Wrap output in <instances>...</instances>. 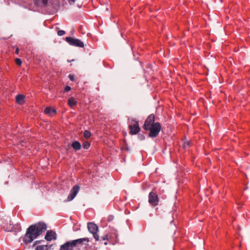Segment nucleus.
Returning <instances> with one entry per match:
<instances>
[{"label":"nucleus","instance_id":"nucleus-6","mask_svg":"<svg viewBox=\"0 0 250 250\" xmlns=\"http://www.w3.org/2000/svg\"><path fill=\"white\" fill-rule=\"evenodd\" d=\"M80 189V187L77 185L74 186L71 189L70 193L67 196L66 201H71L76 197Z\"/></svg>","mask_w":250,"mask_h":250},{"label":"nucleus","instance_id":"nucleus-31","mask_svg":"<svg viewBox=\"0 0 250 250\" xmlns=\"http://www.w3.org/2000/svg\"><path fill=\"white\" fill-rule=\"evenodd\" d=\"M104 244H105V245H106V244H107V242H105V243H104Z\"/></svg>","mask_w":250,"mask_h":250},{"label":"nucleus","instance_id":"nucleus-24","mask_svg":"<svg viewBox=\"0 0 250 250\" xmlns=\"http://www.w3.org/2000/svg\"><path fill=\"white\" fill-rule=\"evenodd\" d=\"M113 219H114V216L113 215H109L107 218V220L109 222L112 221Z\"/></svg>","mask_w":250,"mask_h":250},{"label":"nucleus","instance_id":"nucleus-25","mask_svg":"<svg viewBox=\"0 0 250 250\" xmlns=\"http://www.w3.org/2000/svg\"><path fill=\"white\" fill-rule=\"evenodd\" d=\"M70 90H71L70 86H69L68 85H67L65 86V89H64L65 91L68 92V91H70Z\"/></svg>","mask_w":250,"mask_h":250},{"label":"nucleus","instance_id":"nucleus-29","mask_svg":"<svg viewBox=\"0 0 250 250\" xmlns=\"http://www.w3.org/2000/svg\"><path fill=\"white\" fill-rule=\"evenodd\" d=\"M69 2H74L75 0H69Z\"/></svg>","mask_w":250,"mask_h":250},{"label":"nucleus","instance_id":"nucleus-26","mask_svg":"<svg viewBox=\"0 0 250 250\" xmlns=\"http://www.w3.org/2000/svg\"><path fill=\"white\" fill-rule=\"evenodd\" d=\"M102 240H108L109 236L108 235H106L104 237H102Z\"/></svg>","mask_w":250,"mask_h":250},{"label":"nucleus","instance_id":"nucleus-14","mask_svg":"<svg viewBox=\"0 0 250 250\" xmlns=\"http://www.w3.org/2000/svg\"><path fill=\"white\" fill-rule=\"evenodd\" d=\"M4 227H5L6 230L8 231H13L14 230V225L13 223H11V221L9 224H6Z\"/></svg>","mask_w":250,"mask_h":250},{"label":"nucleus","instance_id":"nucleus-30","mask_svg":"<svg viewBox=\"0 0 250 250\" xmlns=\"http://www.w3.org/2000/svg\"><path fill=\"white\" fill-rule=\"evenodd\" d=\"M142 137H143V139L145 138V136H142Z\"/></svg>","mask_w":250,"mask_h":250},{"label":"nucleus","instance_id":"nucleus-17","mask_svg":"<svg viewBox=\"0 0 250 250\" xmlns=\"http://www.w3.org/2000/svg\"><path fill=\"white\" fill-rule=\"evenodd\" d=\"M91 135L90 131L88 130H85L83 132V136L86 138H89Z\"/></svg>","mask_w":250,"mask_h":250},{"label":"nucleus","instance_id":"nucleus-11","mask_svg":"<svg viewBox=\"0 0 250 250\" xmlns=\"http://www.w3.org/2000/svg\"><path fill=\"white\" fill-rule=\"evenodd\" d=\"M44 113L49 116H52L56 113V111L55 109L51 107H47L44 109Z\"/></svg>","mask_w":250,"mask_h":250},{"label":"nucleus","instance_id":"nucleus-10","mask_svg":"<svg viewBox=\"0 0 250 250\" xmlns=\"http://www.w3.org/2000/svg\"><path fill=\"white\" fill-rule=\"evenodd\" d=\"M25 97L22 94H19L16 97V101L17 104H22L24 103Z\"/></svg>","mask_w":250,"mask_h":250},{"label":"nucleus","instance_id":"nucleus-28","mask_svg":"<svg viewBox=\"0 0 250 250\" xmlns=\"http://www.w3.org/2000/svg\"><path fill=\"white\" fill-rule=\"evenodd\" d=\"M39 243H40V241H35V243H34V245H36V244H38Z\"/></svg>","mask_w":250,"mask_h":250},{"label":"nucleus","instance_id":"nucleus-2","mask_svg":"<svg viewBox=\"0 0 250 250\" xmlns=\"http://www.w3.org/2000/svg\"><path fill=\"white\" fill-rule=\"evenodd\" d=\"M145 130L149 131L148 136L155 138L159 134L161 129V125L159 122H155V116L153 114L149 115L143 126Z\"/></svg>","mask_w":250,"mask_h":250},{"label":"nucleus","instance_id":"nucleus-23","mask_svg":"<svg viewBox=\"0 0 250 250\" xmlns=\"http://www.w3.org/2000/svg\"><path fill=\"white\" fill-rule=\"evenodd\" d=\"M68 78L71 81H74L75 80V77L73 75H71V74L69 75Z\"/></svg>","mask_w":250,"mask_h":250},{"label":"nucleus","instance_id":"nucleus-20","mask_svg":"<svg viewBox=\"0 0 250 250\" xmlns=\"http://www.w3.org/2000/svg\"><path fill=\"white\" fill-rule=\"evenodd\" d=\"M15 63L19 66H20L22 64V61L20 59L16 58L15 59Z\"/></svg>","mask_w":250,"mask_h":250},{"label":"nucleus","instance_id":"nucleus-9","mask_svg":"<svg viewBox=\"0 0 250 250\" xmlns=\"http://www.w3.org/2000/svg\"><path fill=\"white\" fill-rule=\"evenodd\" d=\"M44 238L47 241H51L57 239V234L52 230H47Z\"/></svg>","mask_w":250,"mask_h":250},{"label":"nucleus","instance_id":"nucleus-7","mask_svg":"<svg viewBox=\"0 0 250 250\" xmlns=\"http://www.w3.org/2000/svg\"><path fill=\"white\" fill-rule=\"evenodd\" d=\"M159 199L157 194L153 192H150L148 195V202L151 206L155 207L158 204Z\"/></svg>","mask_w":250,"mask_h":250},{"label":"nucleus","instance_id":"nucleus-12","mask_svg":"<svg viewBox=\"0 0 250 250\" xmlns=\"http://www.w3.org/2000/svg\"><path fill=\"white\" fill-rule=\"evenodd\" d=\"M71 146L76 151L80 150L82 147L81 143L77 141H74L72 143Z\"/></svg>","mask_w":250,"mask_h":250},{"label":"nucleus","instance_id":"nucleus-22","mask_svg":"<svg viewBox=\"0 0 250 250\" xmlns=\"http://www.w3.org/2000/svg\"><path fill=\"white\" fill-rule=\"evenodd\" d=\"M190 143L189 142H185L184 143L183 146L184 148H187L189 146Z\"/></svg>","mask_w":250,"mask_h":250},{"label":"nucleus","instance_id":"nucleus-16","mask_svg":"<svg viewBox=\"0 0 250 250\" xmlns=\"http://www.w3.org/2000/svg\"><path fill=\"white\" fill-rule=\"evenodd\" d=\"M49 248L47 245H40L36 247L35 250H48Z\"/></svg>","mask_w":250,"mask_h":250},{"label":"nucleus","instance_id":"nucleus-4","mask_svg":"<svg viewBox=\"0 0 250 250\" xmlns=\"http://www.w3.org/2000/svg\"><path fill=\"white\" fill-rule=\"evenodd\" d=\"M87 229L90 233L93 234V237L96 241H99L100 238L97 234L99 230L98 227L95 223L92 222H89L87 223Z\"/></svg>","mask_w":250,"mask_h":250},{"label":"nucleus","instance_id":"nucleus-5","mask_svg":"<svg viewBox=\"0 0 250 250\" xmlns=\"http://www.w3.org/2000/svg\"><path fill=\"white\" fill-rule=\"evenodd\" d=\"M65 41L70 45L79 47H83V43L80 40L74 39L72 37H67L65 38Z\"/></svg>","mask_w":250,"mask_h":250},{"label":"nucleus","instance_id":"nucleus-27","mask_svg":"<svg viewBox=\"0 0 250 250\" xmlns=\"http://www.w3.org/2000/svg\"><path fill=\"white\" fill-rule=\"evenodd\" d=\"M15 53L18 54L19 53V48H17L15 50Z\"/></svg>","mask_w":250,"mask_h":250},{"label":"nucleus","instance_id":"nucleus-19","mask_svg":"<svg viewBox=\"0 0 250 250\" xmlns=\"http://www.w3.org/2000/svg\"><path fill=\"white\" fill-rule=\"evenodd\" d=\"M14 231H20L21 229V226H20V224L19 223H17V224L16 225H14Z\"/></svg>","mask_w":250,"mask_h":250},{"label":"nucleus","instance_id":"nucleus-13","mask_svg":"<svg viewBox=\"0 0 250 250\" xmlns=\"http://www.w3.org/2000/svg\"><path fill=\"white\" fill-rule=\"evenodd\" d=\"M35 3L39 6H43L46 5L47 0H34Z\"/></svg>","mask_w":250,"mask_h":250},{"label":"nucleus","instance_id":"nucleus-15","mask_svg":"<svg viewBox=\"0 0 250 250\" xmlns=\"http://www.w3.org/2000/svg\"><path fill=\"white\" fill-rule=\"evenodd\" d=\"M77 103V101L73 97L70 98L68 100V104L71 107L76 105Z\"/></svg>","mask_w":250,"mask_h":250},{"label":"nucleus","instance_id":"nucleus-18","mask_svg":"<svg viewBox=\"0 0 250 250\" xmlns=\"http://www.w3.org/2000/svg\"><path fill=\"white\" fill-rule=\"evenodd\" d=\"M83 147L84 149H87L90 147V144L88 142H84L83 144Z\"/></svg>","mask_w":250,"mask_h":250},{"label":"nucleus","instance_id":"nucleus-21","mask_svg":"<svg viewBox=\"0 0 250 250\" xmlns=\"http://www.w3.org/2000/svg\"><path fill=\"white\" fill-rule=\"evenodd\" d=\"M65 33V32L63 30H59L57 32V34L58 36H62L64 35Z\"/></svg>","mask_w":250,"mask_h":250},{"label":"nucleus","instance_id":"nucleus-8","mask_svg":"<svg viewBox=\"0 0 250 250\" xmlns=\"http://www.w3.org/2000/svg\"><path fill=\"white\" fill-rule=\"evenodd\" d=\"M130 129L129 133L131 134H136L140 130V128L139 126L138 122L135 121V124L133 125H130L129 126Z\"/></svg>","mask_w":250,"mask_h":250},{"label":"nucleus","instance_id":"nucleus-1","mask_svg":"<svg viewBox=\"0 0 250 250\" xmlns=\"http://www.w3.org/2000/svg\"><path fill=\"white\" fill-rule=\"evenodd\" d=\"M46 225L42 222L31 225L26 231L24 235L20 239L26 244L30 243L46 230Z\"/></svg>","mask_w":250,"mask_h":250},{"label":"nucleus","instance_id":"nucleus-3","mask_svg":"<svg viewBox=\"0 0 250 250\" xmlns=\"http://www.w3.org/2000/svg\"><path fill=\"white\" fill-rule=\"evenodd\" d=\"M88 242L89 240L87 237L69 241L61 245L60 250H73L75 247L82 246Z\"/></svg>","mask_w":250,"mask_h":250}]
</instances>
